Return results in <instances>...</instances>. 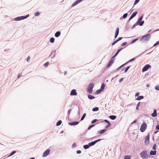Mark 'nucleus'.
<instances>
[{
	"instance_id": "nucleus-27",
	"label": "nucleus",
	"mask_w": 159,
	"mask_h": 159,
	"mask_svg": "<svg viewBox=\"0 0 159 159\" xmlns=\"http://www.w3.org/2000/svg\"><path fill=\"white\" fill-rule=\"evenodd\" d=\"M102 91L100 89L96 90L95 93L96 94H100Z\"/></svg>"
},
{
	"instance_id": "nucleus-15",
	"label": "nucleus",
	"mask_w": 159,
	"mask_h": 159,
	"mask_svg": "<svg viewBox=\"0 0 159 159\" xmlns=\"http://www.w3.org/2000/svg\"><path fill=\"white\" fill-rule=\"evenodd\" d=\"M157 110L155 109H154L153 112L151 114V115L153 117H155L157 116Z\"/></svg>"
},
{
	"instance_id": "nucleus-62",
	"label": "nucleus",
	"mask_w": 159,
	"mask_h": 159,
	"mask_svg": "<svg viewBox=\"0 0 159 159\" xmlns=\"http://www.w3.org/2000/svg\"><path fill=\"white\" fill-rule=\"evenodd\" d=\"M137 40H132V42H131L129 44H133V43H135Z\"/></svg>"
},
{
	"instance_id": "nucleus-16",
	"label": "nucleus",
	"mask_w": 159,
	"mask_h": 159,
	"mask_svg": "<svg viewBox=\"0 0 159 159\" xmlns=\"http://www.w3.org/2000/svg\"><path fill=\"white\" fill-rule=\"evenodd\" d=\"M137 13L138 12L137 11H135L134 12H133L129 17L130 20H131L135 16Z\"/></svg>"
},
{
	"instance_id": "nucleus-43",
	"label": "nucleus",
	"mask_w": 159,
	"mask_h": 159,
	"mask_svg": "<svg viewBox=\"0 0 159 159\" xmlns=\"http://www.w3.org/2000/svg\"><path fill=\"white\" fill-rule=\"evenodd\" d=\"M49 64V62L48 61H47L45 63H44L43 65V66L45 67H47Z\"/></svg>"
},
{
	"instance_id": "nucleus-64",
	"label": "nucleus",
	"mask_w": 159,
	"mask_h": 159,
	"mask_svg": "<svg viewBox=\"0 0 159 159\" xmlns=\"http://www.w3.org/2000/svg\"><path fill=\"white\" fill-rule=\"evenodd\" d=\"M158 132V131L157 130H156V131H154V134H156L157 132Z\"/></svg>"
},
{
	"instance_id": "nucleus-63",
	"label": "nucleus",
	"mask_w": 159,
	"mask_h": 159,
	"mask_svg": "<svg viewBox=\"0 0 159 159\" xmlns=\"http://www.w3.org/2000/svg\"><path fill=\"white\" fill-rule=\"evenodd\" d=\"M30 56L26 58V61L27 62H29V61L30 60Z\"/></svg>"
},
{
	"instance_id": "nucleus-18",
	"label": "nucleus",
	"mask_w": 159,
	"mask_h": 159,
	"mask_svg": "<svg viewBox=\"0 0 159 159\" xmlns=\"http://www.w3.org/2000/svg\"><path fill=\"white\" fill-rule=\"evenodd\" d=\"M156 150H151L150 152V155L151 156L155 155L156 154Z\"/></svg>"
},
{
	"instance_id": "nucleus-54",
	"label": "nucleus",
	"mask_w": 159,
	"mask_h": 159,
	"mask_svg": "<svg viewBox=\"0 0 159 159\" xmlns=\"http://www.w3.org/2000/svg\"><path fill=\"white\" fill-rule=\"evenodd\" d=\"M77 4H78L77 2L75 1L72 5V7H74L75 6H76V5H77Z\"/></svg>"
},
{
	"instance_id": "nucleus-51",
	"label": "nucleus",
	"mask_w": 159,
	"mask_h": 159,
	"mask_svg": "<svg viewBox=\"0 0 159 159\" xmlns=\"http://www.w3.org/2000/svg\"><path fill=\"white\" fill-rule=\"evenodd\" d=\"M39 15L40 13L39 12L37 11L35 13L34 16H39Z\"/></svg>"
},
{
	"instance_id": "nucleus-2",
	"label": "nucleus",
	"mask_w": 159,
	"mask_h": 159,
	"mask_svg": "<svg viewBox=\"0 0 159 159\" xmlns=\"http://www.w3.org/2000/svg\"><path fill=\"white\" fill-rule=\"evenodd\" d=\"M94 86V84L93 83L89 84L87 86V93H92Z\"/></svg>"
},
{
	"instance_id": "nucleus-33",
	"label": "nucleus",
	"mask_w": 159,
	"mask_h": 159,
	"mask_svg": "<svg viewBox=\"0 0 159 159\" xmlns=\"http://www.w3.org/2000/svg\"><path fill=\"white\" fill-rule=\"evenodd\" d=\"M86 113H84L83 114V116L81 117L80 121H82L84 120V119L85 118V116H86Z\"/></svg>"
},
{
	"instance_id": "nucleus-49",
	"label": "nucleus",
	"mask_w": 159,
	"mask_h": 159,
	"mask_svg": "<svg viewBox=\"0 0 159 159\" xmlns=\"http://www.w3.org/2000/svg\"><path fill=\"white\" fill-rule=\"evenodd\" d=\"M137 121V120L136 119L134 121H133L132 122H131L130 124V125H132L136 123Z\"/></svg>"
},
{
	"instance_id": "nucleus-7",
	"label": "nucleus",
	"mask_w": 159,
	"mask_h": 159,
	"mask_svg": "<svg viewBox=\"0 0 159 159\" xmlns=\"http://www.w3.org/2000/svg\"><path fill=\"white\" fill-rule=\"evenodd\" d=\"M151 66L149 64H147L145 65L142 69V71L143 72L147 71L148 69L151 68Z\"/></svg>"
},
{
	"instance_id": "nucleus-53",
	"label": "nucleus",
	"mask_w": 159,
	"mask_h": 159,
	"mask_svg": "<svg viewBox=\"0 0 159 159\" xmlns=\"http://www.w3.org/2000/svg\"><path fill=\"white\" fill-rule=\"evenodd\" d=\"M76 146H77L76 143H74L73 144L72 146V147L73 148H74Z\"/></svg>"
},
{
	"instance_id": "nucleus-34",
	"label": "nucleus",
	"mask_w": 159,
	"mask_h": 159,
	"mask_svg": "<svg viewBox=\"0 0 159 159\" xmlns=\"http://www.w3.org/2000/svg\"><path fill=\"white\" fill-rule=\"evenodd\" d=\"M62 123V121L61 120H58L56 123V126H58L61 125Z\"/></svg>"
},
{
	"instance_id": "nucleus-60",
	"label": "nucleus",
	"mask_w": 159,
	"mask_h": 159,
	"mask_svg": "<svg viewBox=\"0 0 159 159\" xmlns=\"http://www.w3.org/2000/svg\"><path fill=\"white\" fill-rule=\"evenodd\" d=\"M83 0H77L76 1L77 2L78 4L79 3L81 2H82Z\"/></svg>"
},
{
	"instance_id": "nucleus-52",
	"label": "nucleus",
	"mask_w": 159,
	"mask_h": 159,
	"mask_svg": "<svg viewBox=\"0 0 159 159\" xmlns=\"http://www.w3.org/2000/svg\"><path fill=\"white\" fill-rule=\"evenodd\" d=\"M158 44H159V40L155 44H154L153 47H155Z\"/></svg>"
},
{
	"instance_id": "nucleus-57",
	"label": "nucleus",
	"mask_w": 159,
	"mask_h": 159,
	"mask_svg": "<svg viewBox=\"0 0 159 159\" xmlns=\"http://www.w3.org/2000/svg\"><path fill=\"white\" fill-rule=\"evenodd\" d=\"M124 78H121L119 80V83L121 82L123 80Z\"/></svg>"
},
{
	"instance_id": "nucleus-47",
	"label": "nucleus",
	"mask_w": 159,
	"mask_h": 159,
	"mask_svg": "<svg viewBox=\"0 0 159 159\" xmlns=\"http://www.w3.org/2000/svg\"><path fill=\"white\" fill-rule=\"evenodd\" d=\"M139 25V24H137V21L136 22V23L133 25V26L132 27V29H134L136 25Z\"/></svg>"
},
{
	"instance_id": "nucleus-5",
	"label": "nucleus",
	"mask_w": 159,
	"mask_h": 159,
	"mask_svg": "<svg viewBox=\"0 0 159 159\" xmlns=\"http://www.w3.org/2000/svg\"><path fill=\"white\" fill-rule=\"evenodd\" d=\"M143 15L141 16L137 21V24H139L140 26H142L144 23V20H142L143 19Z\"/></svg>"
},
{
	"instance_id": "nucleus-59",
	"label": "nucleus",
	"mask_w": 159,
	"mask_h": 159,
	"mask_svg": "<svg viewBox=\"0 0 159 159\" xmlns=\"http://www.w3.org/2000/svg\"><path fill=\"white\" fill-rule=\"evenodd\" d=\"M127 44V43L126 42H125L123 43L121 45L122 46H125Z\"/></svg>"
},
{
	"instance_id": "nucleus-31",
	"label": "nucleus",
	"mask_w": 159,
	"mask_h": 159,
	"mask_svg": "<svg viewBox=\"0 0 159 159\" xmlns=\"http://www.w3.org/2000/svg\"><path fill=\"white\" fill-rule=\"evenodd\" d=\"M99 110V108L98 107H95L94 108H93L92 109V111H98Z\"/></svg>"
},
{
	"instance_id": "nucleus-29",
	"label": "nucleus",
	"mask_w": 159,
	"mask_h": 159,
	"mask_svg": "<svg viewBox=\"0 0 159 159\" xmlns=\"http://www.w3.org/2000/svg\"><path fill=\"white\" fill-rule=\"evenodd\" d=\"M95 125V124H93V125H89L88 128H87V131L88 130H89L91 129V128H92L93 127H94Z\"/></svg>"
},
{
	"instance_id": "nucleus-13",
	"label": "nucleus",
	"mask_w": 159,
	"mask_h": 159,
	"mask_svg": "<svg viewBox=\"0 0 159 159\" xmlns=\"http://www.w3.org/2000/svg\"><path fill=\"white\" fill-rule=\"evenodd\" d=\"M70 95L71 96H76L77 94L76 92V90L75 89H73L71 90L70 92Z\"/></svg>"
},
{
	"instance_id": "nucleus-56",
	"label": "nucleus",
	"mask_w": 159,
	"mask_h": 159,
	"mask_svg": "<svg viewBox=\"0 0 159 159\" xmlns=\"http://www.w3.org/2000/svg\"><path fill=\"white\" fill-rule=\"evenodd\" d=\"M77 154H80L81 152V151L80 150H78L76 151Z\"/></svg>"
},
{
	"instance_id": "nucleus-41",
	"label": "nucleus",
	"mask_w": 159,
	"mask_h": 159,
	"mask_svg": "<svg viewBox=\"0 0 159 159\" xmlns=\"http://www.w3.org/2000/svg\"><path fill=\"white\" fill-rule=\"evenodd\" d=\"M104 122L105 123H107V124H109V123H110V122L108 120H106V119L104 120L103 121H101V122Z\"/></svg>"
},
{
	"instance_id": "nucleus-42",
	"label": "nucleus",
	"mask_w": 159,
	"mask_h": 159,
	"mask_svg": "<svg viewBox=\"0 0 159 159\" xmlns=\"http://www.w3.org/2000/svg\"><path fill=\"white\" fill-rule=\"evenodd\" d=\"M103 139H98L97 140H95V141H94V142L96 144V143H97L98 142L100 141L101 140H103Z\"/></svg>"
},
{
	"instance_id": "nucleus-20",
	"label": "nucleus",
	"mask_w": 159,
	"mask_h": 159,
	"mask_svg": "<svg viewBox=\"0 0 159 159\" xmlns=\"http://www.w3.org/2000/svg\"><path fill=\"white\" fill-rule=\"evenodd\" d=\"M87 96L88 98L90 100L93 99L95 98L94 96L90 94H88L87 95Z\"/></svg>"
},
{
	"instance_id": "nucleus-61",
	"label": "nucleus",
	"mask_w": 159,
	"mask_h": 159,
	"mask_svg": "<svg viewBox=\"0 0 159 159\" xmlns=\"http://www.w3.org/2000/svg\"><path fill=\"white\" fill-rule=\"evenodd\" d=\"M78 112L77 114L79 115H80V108H79V107L78 106Z\"/></svg>"
},
{
	"instance_id": "nucleus-23",
	"label": "nucleus",
	"mask_w": 159,
	"mask_h": 159,
	"mask_svg": "<svg viewBox=\"0 0 159 159\" xmlns=\"http://www.w3.org/2000/svg\"><path fill=\"white\" fill-rule=\"evenodd\" d=\"M144 98V97L143 96H139L136 98V100L139 101L143 99Z\"/></svg>"
},
{
	"instance_id": "nucleus-22",
	"label": "nucleus",
	"mask_w": 159,
	"mask_h": 159,
	"mask_svg": "<svg viewBox=\"0 0 159 159\" xmlns=\"http://www.w3.org/2000/svg\"><path fill=\"white\" fill-rule=\"evenodd\" d=\"M144 52H143V53H142L141 54H140V55L137 56V57H134V58H133L130 60H129V62H131V61H134V60L136 58H137L139 57L141 54H142L143 53H144Z\"/></svg>"
},
{
	"instance_id": "nucleus-55",
	"label": "nucleus",
	"mask_w": 159,
	"mask_h": 159,
	"mask_svg": "<svg viewBox=\"0 0 159 159\" xmlns=\"http://www.w3.org/2000/svg\"><path fill=\"white\" fill-rule=\"evenodd\" d=\"M156 129L157 130H159V125L158 124L157 125L156 127Z\"/></svg>"
},
{
	"instance_id": "nucleus-28",
	"label": "nucleus",
	"mask_w": 159,
	"mask_h": 159,
	"mask_svg": "<svg viewBox=\"0 0 159 159\" xmlns=\"http://www.w3.org/2000/svg\"><path fill=\"white\" fill-rule=\"evenodd\" d=\"M128 14L127 13H125L123 15V16L120 18V19H121L122 18L124 19H125L128 16Z\"/></svg>"
},
{
	"instance_id": "nucleus-48",
	"label": "nucleus",
	"mask_w": 159,
	"mask_h": 159,
	"mask_svg": "<svg viewBox=\"0 0 159 159\" xmlns=\"http://www.w3.org/2000/svg\"><path fill=\"white\" fill-rule=\"evenodd\" d=\"M139 0H135V1L134 2V5L133 7H134V6L137 3H138L139 2Z\"/></svg>"
},
{
	"instance_id": "nucleus-3",
	"label": "nucleus",
	"mask_w": 159,
	"mask_h": 159,
	"mask_svg": "<svg viewBox=\"0 0 159 159\" xmlns=\"http://www.w3.org/2000/svg\"><path fill=\"white\" fill-rule=\"evenodd\" d=\"M29 16V14H27L26 16H21L16 17L14 19L15 21H18L21 20L25 19L28 18Z\"/></svg>"
},
{
	"instance_id": "nucleus-11",
	"label": "nucleus",
	"mask_w": 159,
	"mask_h": 159,
	"mask_svg": "<svg viewBox=\"0 0 159 159\" xmlns=\"http://www.w3.org/2000/svg\"><path fill=\"white\" fill-rule=\"evenodd\" d=\"M123 49V48L119 49L114 55L111 57L112 58L115 59V57L118 55V53Z\"/></svg>"
},
{
	"instance_id": "nucleus-44",
	"label": "nucleus",
	"mask_w": 159,
	"mask_h": 159,
	"mask_svg": "<svg viewBox=\"0 0 159 159\" xmlns=\"http://www.w3.org/2000/svg\"><path fill=\"white\" fill-rule=\"evenodd\" d=\"M111 123H109V124H107V125H106L105 129H107L108 128H109V127H110L111 126Z\"/></svg>"
},
{
	"instance_id": "nucleus-4",
	"label": "nucleus",
	"mask_w": 159,
	"mask_h": 159,
	"mask_svg": "<svg viewBox=\"0 0 159 159\" xmlns=\"http://www.w3.org/2000/svg\"><path fill=\"white\" fill-rule=\"evenodd\" d=\"M147 125L146 123L143 121L141 125L140 130L142 132H143L147 128Z\"/></svg>"
},
{
	"instance_id": "nucleus-37",
	"label": "nucleus",
	"mask_w": 159,
	"mask_h": 159,
	"mask_svg": "<svg viewBox=\"0 0 159 159\" xmlns=\"http://www.w3.org/2000/svg\"><path fill=\"white\" fill-rule=\"evenodd\" d=\"M98 121V119H95L93 120H92L91 121V123L92 124H93L95 123L96 122H97Z\"/></svg>"
},
{
	"instance_id": "nucleus-9",
	"label": "nucleus",
	"mask_w": 159,
	"mask_h": 159,
	"mask_svg": "<svg viewBox=\"0 0 159 159\" xmlns=\"http://www.w3.org/2000/svg\"><path fill=\"white\" fill-rule=\"evenodd\" d=\"M50 153V150L49 149H47L43 153L42 156L43 157H45L48 156Z\"/></svg>"
},
{
	"instance_id": "nucleus-36",
	"label": "nucleus",
	"mask_w": 159,
	"mask_h": 159,
	"mask_svg": "<svg viewBox=\"0 0 159 159\" xmlns=\"http://www.w3.org/2000/svg\"><path fill=\"white\" fill-rule=\"evenodd\" d=\"M125 66V64L124 65L123 64L116 69V70L118 71L120 70L121 68H123Z\"/></svg>"
},
{
	"instance_id": "nucleus-19",
	"label": "nucleus",
	"mask_w": 159,
	"mask_h": 159,
	"mask_svg": "<svg viewBox=\"0 0 159 159\" xmlns=\"http://www.w3.org/2000/svg\"><path fill=\"white\" fill-rule=\"evenodd\" d=\"M119 33V28L118 27L116 30V31L115 32V38L116 39L118 36Z\"/></svg>"
},
{
	"instance_id": "nucleus-38",
	"label": "nucleus",
	"mask_w": 159,
	"mask_h": 159,
	"mask_svg": "<svg viewBox=\"0 0 159 159\" xmlns=\"http://www.w3.org/2000/svg\"><path fill=\"white\" fill-rule=\"evenodd\" d=\"M130 66H127L125 69L124 72L125 73H126L127 72L128 70L130 68Z\"/></svg>"
},
{
	"instance_id": "nucleus-50",
	"label": "nucleus",
	"mask_w": 159,
	"mask_h": 159,
	"mask_svg": "<svg viewBox=\"0 0 159 159\" xmlns=\"http://www.w3.org/2000/svg\"><path fill=\"white\" fill-rule=\"evenodd\" d=\"M71 109H69L68 111L67 114L68 115V117H69L70 116V115L71 111Z\"/></svg>"
},
{
	"instance_id": "nucleus-8",
	"label": "nucleus",
	"mask_w": 159,
	"mask_h": 159,
	"mask_svg": "<svg viewBox=\"0 0 159 159\" xmlns=\"http://www.w3.org/2000/svg\"><path fill=\"white\" fill-rule=\"evenodd\" d=\"M140 156L144 159H146L147 158L148 155L147 154V151L146 150H143L140 153Z\"/></svg>"
},
{
	"instance_id": "nucleus-58",
	"label": "nucleus",
	"mask_w": 159,
	"mask_h": 159,
	"mask_svg": "<svg viewBox=\"0 0 159 159\" xmlns=\"http://www.w3.org/2000/svg\"><path fill=\"white\" fill-rule=\"evenodd\" d=\"M140 94V93L139 92H137L135 94V97H138L139 96V95Z\"/></svg>"
},
{
	"instance_id": "nucleus-39",
	"label": "nucleus",
	"mask_w": 159,
	"mask_h": 159,
	"mask_svg": "<svg viewBox=\"0 0 159 159\" xmlns=\"http://www.w3.org/2000/svg\"><path fill=\"white\" fill-rule=\"evenodd\" d=\"M152 149L154 150H156L157 149V145L156 143H154L153 144Z\"/></svg>"
},
{
	"instance_id": "nucleus-40",
	"label": "nucleus",
	"mask_w": 159,
	"mask_h": 159,
	"mask_svg": "<svg viewBox=\"0 0 159 159\" xmlns=\"http://www.w3.org/2000/svg\"><path fill=\"white\" fill-rule=\"evenodd\" d=\"M140 103L141 102H139L137 103L136 107V110H138L139 109V107L140 105Z\"/></svg>"
},
{
	"instance_id": "nucleus-24",
	"label": "nucleus",
	"mask_w": 159,
	"mask_h": 159,
	"mask_svg": "<svg viewBox=\"0 0 159 159\" xmlns=\"http://www.w3.org/2000/svg\"><path fill=\"white\" fill-rule=\"evenodd\" d=\"M90 146H89V143H88V144H85V145H83V148L84 149H88L89 148H90Z\"/></svg>"
},
{
	"instance_id": "nucleus-1",
	"label": "nucleus",
	"mask_w": 159,
	"mask_h": 159,
	"mask_svg": "<svg viewBox=\"0 0 159 159\" xmlns=\"http://www.w3.org/2000/svg\"><path fill=\"white\" fill-rule=\"evenodd\" d=\"M135 36L130 37H127L126 38H132L131 40H149L151 38V34H148L145 35L142 37H137L136 38H134Z\"/></svg>"
},
{
	"instance_id": "nucleus-6",
	"label": "nucleus",
	"mask_w": 159,
	"mask_h": 159,
	"mask_svg": "<svg viewBox=\"0 0 159 159\" xmlns=\"http://www.w3.org/2000/svg\"><path fill=\"white\" fill-rule=\"evenodd\" d=\"M149 139H150V134L148 133L147 135L145 137L144 140V143L145 145L147 146L149 145Z\"/></svg>"
},
{
	"instance_id": "nucleus-21",
	"label": "nucleus",
	"mask_w": 159,
	"mask_h": 159,
	"mask_svg": "<svg viewBox=\"0 0 159 159\" xmlns=\"http://www.w3.org/2000/svg\"><path fill=\"white\" fill-rule=\"evenodd\" d=\"M109 118L112 120L116 119V116L113 115H111L109 116Z\"/></svg>"
},
{
	"instance_id": "nucleus-45",
	"label": "nucleus",
	"mask_w": 159,
	"mask_h": 159,
	"mask_svg": "<svg viewBox=\"0 0 159 159\" xmlns=\"http://www.w3.org/2000/svg\"><path fill=\"white\" fill-rule=\"evenodd\" d=\"M155 89L157 91H159V85H157L155 86Z\"/></svg>"
},
{
	"instance_id": "nucleus-14",
	"label": "nucleus",
	"mask_w": 159,
	"mask_h": 159,
	"mask_svg": "<svg viewBox=\"0 0 159 159\" xmlns=\"http://www.w3.org/2000/svg\"><path fill=\"white\" fill-rule=\"evenodd\" d=\"M56 50H53L51 52V54L49 56H52L51 57V58L52 59L54 57H55V55H56Z\"/></svg>"
},
{
	"instance_id": "nucleus-17",
	"label": "nucleus",
	"mask_w": 159,
	"mask_h": 159,
	"mask_svg": "<svg viewBox=\"0 0 159 159\" xmlns=\"http://www.w3.org/2000/svg\"><path fill=\"white\" fill-rule=\"evenodd\" d=\"M107 130L106 129H101L98 131L97 134H102L104 133L107 131Z\"/></svg>"
},
{
	"instance_id": "nucleus-26",
	"label": "nucleus",
	"mask_w": 159,
	"mask_h": 159,
	"mask_svg": "<svg viewBox=\"0 0 159 159\" xmlns=\"http://www.w3.org/2000/svg\"><path fill=\"white\" fill-rule=\"evenodd\" d=\"M105 87V84L104 83H103L101 84L100 89H101L103 91L104 90V89Z\"/></svg>"
},
{
	"instance_id": "nucleus-30",
	"label": "nucleus",
	"mask_w": 159,
	"mask_h": 159,
	"mask_svg": "<svg viewBox=\"0 0 159 159\" xmlns=\"http://www.w3.org/2000/svg\"><path fill=\"white\" fill-rule=\"evenodd\" d=\"M131 156L130 155H125L124 157V159H130Z\"/></svg>"
},
{
	"instance_id": "nucleus-46",
	"label": "nucleus",
	"mask_w": 159,
	"mask_h": 159,
	"mask_svg": "<svg viewBox=\"0 0 159 159\" xmlns=\"http://www.w3.org/2000/svg\"><path fill=\"white\" fill-rule=\"evenodd\" d=\"M120 40H115L113 42L111 43V45L113 46L114 44H115L116 43H117L118 41Z\"/></svg>"
},
{
	"instance_id": "nucleus-10",
	"label": "nucleus",
	"mask_w": 159,
	"mask_h": 159,
	"mask_svg": "<svg viewBox=\"0 0 159 159\" xmlns=\"http://www.w3.org/2000/svg\"><path fill=\"white\" fill-rule=\"evenodd\" d=\"M114 61L115 60L114 59H113L112 58H111V60L110 61H109L108 62L106 66V67H107V68L110 67L114 63Z\"/></svg>"
},
{
	"instance_id": "nucleus-25",
	"label": "nucleus",
	"mask_w": 159,
	"mask_h": 159,
	"mask_svg": "<svg viewBox=\"0 0 159 159\" xmlns=\"http://www.w3.org/2000/svg\"><path fill=\"white\" fill-rule=\"evenodd\" d=\"M61 34V32L60 31H57L55 34V36L56 37H58Z\"/></svg>"
},
{
	"instance_id": "nucleus-12",
	"label": "nucleus",
	"mask_w": 159,
	"mask_h": 159,
	"mask_svg": "<svg viewBox=\"0 0 159 159\" xmlns=\"http://www.w3.org/2000/svg\"><path fill=\"white\" fill-rule=\"evenodd\" d=\"M79 122L74 121L72 122H68V124L71 126H75L77 125L79 123Z\"/></svg>"
},
{
	"instance_id": "nucleus-32",
	"label": "nucleus",
	"mask_w": 159,
	"mask_h": 159,
	"mask_svg": "<svg viewBox=\"0 0 159 159\" xmlns=\"http://www.w3.org/2000/svg\"><path fill=\"white\" fill-rule=\"evenodd\" d=\"M88 143L90 147L93 146L95 144L94 141L90 142V143Z\"/></svg>"
},
{
	"instance_id": "nucleus-35",
	"label": "nucleus",
	"mask_w": 159,
	"mask_h": 159,
	"mask_svg": "<svg viewBox=\"0 0 159 159\" xmlns=\"http://www.w3.org/2000/svg\"><path fill=\"white\" fill-rule=\"evenodd\" d=\"M16 151H14L11 152L10 154L8 156V157H10L11 156H12L14 154L16 153Z\"/></svg>"
}]
</instances>
